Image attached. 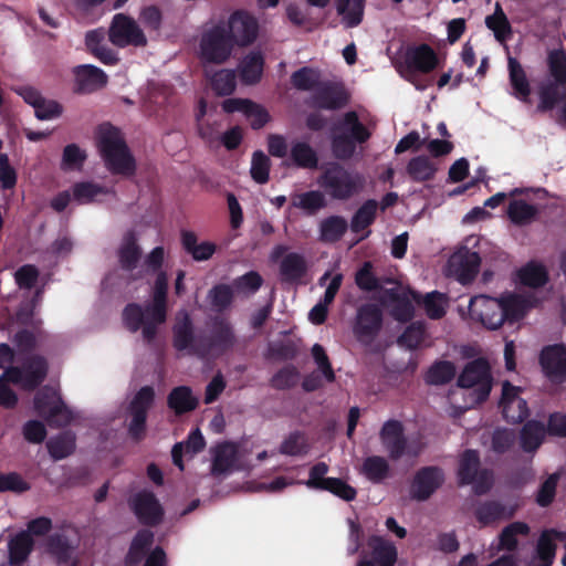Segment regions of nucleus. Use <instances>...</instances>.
Returning a JSON list of instances; mask_svg holds the SVG:
<instances>
[{
    "label": "nucleus",
    "instance_id": "f257e3e1",
    "mask_svg": "<svg viewBox=\"0 0 566 566\" xmlns=\"http://www.w3.org/2000/svg\"><path fill=\"white\" fill-rule=\"evenodd\" d=\"M535 303L533 297L520 293L507 294L501 298L478 295L471 298L469 312L484 327L496 329L505 321L514 323L521 319Z\"/></svg>",
    "mask_w": 566,
    "mask_h": 566
},
{
    "label": "nucleus",
    "instance_id": "f03ea898",
    "mask_svg": "<svg viewBox=\"0 0 566 566\" xmlns=\"http://www.w3.org/2000/svg\"><path fill=\"white\" fill-rule=\"evenodd\" d=\"M168 279L165 272L157 274L153 286V300L145 308L140 305L128 304L123 312L125 326L133 333L142 328L145 342L150 343L167 317Z\"/></svg>",
    "mask_w": 566,
    "mask_h": 566
},
{
    "label": "nucleus",
    "instance_id": "7ed1b4c3",
    "mask_svg": "<svg viewBox=\"0 0 566 566\" xmlns=\"http://www.w3.org/2000/svg\"><path fill=\"white\" fill-rule=\"evenodd\" d=\"M46 373L48 364L41 356L30 357L22 368H7L0 376V406L13 408L18 401L15 392L8 386V381L23 389L32 390L44 380Z\"/></svg>",
    "mask_w": 566,
    "mask_h": 566
},
{
    "label": "nucleus",
    "instance_id": "20e7f679",
    "mask_svg": "<svg viewBox=\"0 0 566 566\" xmlns=\"http://www.w3.org/2000/svg\"><path fill=\"white\" fill-rule=\"evenodd\" d=\"M97 147L106 168L112 174L126 177L134 175L135 159L117 128L102 125L98 129Z\"/></svg>",
    "mask_w": 566,
    "mask_h": 566
},
{
    "label": "nucleus",
    "instance_id": "39448f33",
    "mask_svg": "<svg viewBox=\"0 0 566 566\" xmlns=\"http://www.w3.org/2000/svg\"><path fill=\"white\" fill-rule=\"evenodd\" d=\"M366 184L363 174L338 163H329L317 178V185L334 200L346 201L358 196Z\"/></svg>",
    "mask_w": 566,
    "mask_h": 566
},
{
    "label": "nucleus",
    "instance_id": "423d86ee",
    "mask_svg": "<svg viewBox=\"0 0 566 566\" xmlns=\"http://www.w3.org/2000/svg\"><path fill=\"white\" fill-rule=\"evenodd\" d=\"M458 386L472 389L469 392L470 401L465 403V409L484 401L491 391V374L488 361L481 358L470 361L460 374Z\"/></svg>",
    "mask_w": 566,
    "mask_h": 566
},
{
    "label": "nucleus",
    "instance_id": "0eeeda50",
    "mask_svg": "<svg viewBox=\"0 0 566 566\" xmlns=\"http://www.w3.org/2000/svg\"><path fill=\"white\" fill-rule=\"evenodd\" d=\"M234 344V334L230 323L223 318L213 319L210 334L207 337H199L193 347V354L200 358L217 357Z\"/></svg>",
    "mask_w": 566,
    "mask_h": 566
},
{
    "label": "nucleus",
    "instance_id": "6e6552de",
    "mask_svg": "<svg viewBox=\"0 0 566 566\" xmlns=\"http://www.w3.org/2000/svg\"><path fill=\"white\" fill-rule=\"evenodd\" d=\"M233 49V41L224 25L217 24L205 31L200 40V57L206 63L226 62Z\"/></svg>",
    "mask_w": 566,
    "mask_h": 566
},
{
    "label": "nucleus",
    "instance_id": "1a4fd4ad",
    "mask_svg": "<svg viewBox=\"0 0 566 566\" xmlns=\"http://www.w3.org/2000/svg\"><path fill=\"white\" fill-rule=\"evenodd\" d=\"M34 408L51 427H64L73 419V412L65 406L57 390L51 387H44L36 394Z\"/></svg>",
    "mask_w": 566,
    "mask_h": 566
},
{
    "label": "nucleus",
    "instance_id": "9d476101",
    "mask_svg": "<svg viewBox=\"0 0 566 566\" xmlns=\"http://www.w3.org/2000/svg\"><path fill=\"white\" fill-rule=\"evenodd\" d=\"M480 457L474 450H467L460 458L458 478L461 485L472 484L475 494L486 493L493 485V473L490 470H479Z\"/></svg>",
    "mask_w": 566,
    "mask_h": 566
},
{
    "label": "nucleus",
    "instance_id": "9b49d317",
    "mask_svg": "<svg viewBox=\"0 0 566 566\" xmlns=\"http://www.w3.org/2000/svg\"><path fill=\"white\" fill-rule=\"evenodd\" d=\"M438 65V56L428 44L412 45L403 54V73L417 90L423 91L427 85L416 81V73H429Z\"/></svg>",
    "mask_w": 566,
    "mask_h": 566
},
{
    "label": "nucleus",
    "instance_id": "f8f14e48",
    "mask_svg": "<svg viewBox=\"0 0 566 566\" xmlns=\"http://www.w3.org/2000/svg\"><path fill=\"white\" fill-rule=\"evenodd\" d=\"M328 470L329 468L325 462L316 463L311 468L308 479L304 484L308 489L328 491L347 502L355 500L357 495L356 490L342 479L327 478Z\"/></svg>",
    "mask_w": 566,
    "mask_h": 566
},
{
    "label": "nucleus",
    "instance_id": "ddd939ff",
    "mask_svg": "<svg viewBox=\"0 0 566 566\" xmlns=\"http://www.w3.org/2000/svg\"><path fill=\"white\" fill-rule=\"evenodd\" d=\"M108 39L118 48L145 46L147 44V38L138 23L124 13H117L113 17Z\"/></svg>",
    "mask_w": 566,
    "mask_h": 566
},
{
    "label": "nucleus",
    "instance_id": "4468645a",
    "mask_svg": "<svg viewBox=\"0 0 566 566\" xmlns=\"http://www.w3.org/2000/svg\"><path fill=\"white\" fill-rule=\"evenodd\" d=\"M379 438L391 460H398L403 455L416 458L420 453V447L408 443L399 420H387L380 429Z\"/></svg>",
    "mask_w": 566,
    "mask_h": 566
},
{
    "label": "nucleus",
    "instance_id": "2eb2a0df",
    "mask_svg": "<svg viewBox=\"0 0 566 566\" xmlns=\"http://www.w3.org/2000/svg\"><path fill=\"white\" fill-rule=\"evenodd\" d=\"M480 264L481 258L479 253L462 247L449 258L446 274L454 277L461 284H468L478 275Z\"/></svg>",
    "mask_w": 566,
    "mask_h": 566
},
{
    "label": "nucleus",
    "instance_id": "dca6fc26",
    "mask_svg": "<svg viewBox=\"0 0 566 566\" xmlns=\"http://www.w3.org/2000/svg\"><path fill=\"white\" fill-rule=\"evenodd\" d=\"M521 391V387L513 386L510 381H504L502 385L500 407L509 422L520 423L528 416L527 402L520 396Z\"/></svg>",
    "mask_w": 566,
    "mask_h": 566
},
{
    "label": "nucleus",
    "instance_id": "f3484780",
    "mask_svg": "<svg viewBox=\"0 0 566 566\" xmlns=\"http://www.w3.org/2000/svg\"><path fill=\"white\" fill-rule=\"evenodd\" d=\"M228 29V34L233 43L245 46L256 39L259 24L253 15L240 10L230 15Z\"/></svg>",
    "mask_w": 566,
    "mask_h": 566
},
{
    "label": "nucleus",
    "instance_id": "a211bd4d",
    "mask_svg": "<svg viewBox=\"0 0 566 566\" xmlns=\"http://www.w3.org/2000/svg\"><path fill=\"white\" fill-rule=\"evenodd\" d=\"M130 507L142 524L156 525L164 515V510L150 491H140L129 501Z\"/></svg>",
    "mask_w": 566,
    "mask_h": 566
},
{
    "label": "nucleus",
    "instance_id": "6ab92c4d",
    "mask_svg": "<svg viewBox=\"0 0 566 566\" xmlns=\"http://www.w3.org/2000/svg\"><path fill=\"white\" fill-rule=\"evenodd\" d=\"M381 324V310L377 305L366 304L357 312L354 333L360 342H369L378 334Z\"/></svg>",
    "mask_w": 566,
    "mask_h": 566
},
{
    "label": "nucleus",
    "instance_id": "aec40b11",
    "mask_svg": "<svg viewBox=\"0 0 566 566\" xmlns=\"http://www.w3.org/2000/svg\"><path fill=\"white\" fill-rule=\"evenodd\" d=\"M380 302L390 307L391 316L399 322H408L413 315V306L409 293L399 286L385 289Z\"/></svg>",
    "mask_w": 566,
    "mask_h": 566
},
{
    "label": "nucleus",
    "instance_id": "412c9836",
    "mask_svg": "<svg viewBox=\"0 0 566 566\" xmlns=\"http://www.w3.org/2000/svg\"><path fill=\"white\" fill-rule=\"evenodd\" d=\"M154 389L151 387H143L130 402L132 421L129 424V433L135 439H140L145 431V422L147 410L154 400Z\"/></svg>",
    "mask_w": 566,
    "mask_h": 566
},
{
    "label": "nucleus",
    "instance_id": "4be33fe9",
    "mask_svg": "<svg viewBox=\"0 0 566 566\" xmlns=\"http://www.w3.org/2000/svg\"><path fill=\"white\" fill-rule=\"evenodd\" d=\"M371 559L361 558L357 566H395L397 562V547L390 541L374 535L368 539Z\"/></svg>",
    "mask_w": 566,
    "mask_h": 566
},
{
    "label": "nucleus",
    "instance_id": "5701e85b",
    "mask_svg": "<svg viewBox=\"0 0 566 566\" xmlns=\"http://www.w3.org/2000/svg\"><path fill=\"white\" fill-rule=\"evenodd\" d=\"M444 474L437 467H427L421 469L415 475L411 495L413 499L427 500L443 482Z\"/></svg>",
    "mask_w": 566,
    "mask_h": 566
},
{
    "label": "nucleus",
    "instance_id": "b1692460",
    "mask_svg": "<svg viewBox=\"0 0 566 566\" xmlns=\"http://www.w3.org/2000/svg\"><path fill=\"white\" fill-rule=\"evenodd\" d=\"M541 365L546 376L553 381L566 379V347L547 346L542 350Z\"/></svg>",
    "mask_w": 566,
    "mask_h": 566
},
{
    "label": "nucleus",
    "instance_id": "393cba45",
    "mask_svg": "<svg viewBox=\"0 0 566 566\" xmlns=\"http://www.w3.org/2000/svg\"><path fill=\"white\" fill-rule=\"evenodd\" d=\"M73 74L75 77V91L77 93H92L104 87L107 83V75L103 70L92 64L75 66Z\"/></svg>",
    "mask_w": 566,
    "mask_h": 566
},
{
    "label": "nucleus",
    "instance_id": "a878e982",
    "mask_svg": "<svg viewBox=\"0 0 566 566\" xmlns=\"http://www.w3.org/2000/svg\"><path fill=\"white\" fill-rule=\"evenodd\" d=\"M308 104L324 109H337L346 104L344 91L332 83H321L311 96Z\"/></svg>",
    "mask_w": 566,
    "mask_h": 566
},
{
    "label": "nucleus",
    "instance_id": "bb28decb",
    "mask_svg": "<svg viewBox=\"0 0 566 566\" xmlns=\"http://www.w3.org/2000/svg\"><path fill=\"white\" fill-rule=\"evenodd\" d=\"M510 94L522 103H530L531 84L521 63L512 56L507 60Z\"/></svg>",
    "mask_w": 566,
    "mask_h": 566
},
{
    "label": "nucleus",
    "instance_id": "cd10ccee",
    "mask_svg": "<svg viewBox=\"0 0 566 566\" xmlns=\"http://www.w3.org/2000/svg\"><path fill=\"white\" fill-rule=\"evenodd\" d=\"M211 474L220 476L228 474L235 469L238 451L237 447L230 442H223L216 446L212 450Z\"/></svg>",
    "mask_w": 566,
    "mask_h": 566
},
{
    "label": "nucleus",
    "instance_id": "c85d7f7f",
    "mask_svg": "<svg viewBox=\"0 0 566 566\" xmlns=\"http://www.w3.org/2000/svg\"><path fill=\"white\" fill-rule=\"evenodd\" d=\"M34 541L28 532H19L8 543V563L1 566H21L33 551Z\"/></svg>",
    "mask_w": 566,
    "mask_h": 566
},
{
    "label": "nucleus",
    "instance_id": "c756f323",
    "mask_svg": "<svg viewBox=\"0 0 566 566\" xmlns=\"http://www.w3.org/2000/svg\"><path fill=\"white\" fill-rule=\"evenodd\" d=\"M307 273L305 256L297 252H290L280 262V274L284 282L301 283Z\"/></svg>",
    "mask_w": 566,
    "mask_h": 566
},
{
    "label": "nucleus",
    "instance_id": "7c9ffc66",
    "mask_svg": "<svg viewBox=\"0 0 566 566\" xmlns=\"http://www.w3.org/2000/svg\"><path fill=\"white\" fill-rule=\"evenodd\" d=\"M199 340L192 335V324L189 314L186 311L178 313V322L174 326V346L178 350L189 349L193 354V347Z\"/></svg>",
    "mask_w": 566,
    "mask_h": 566
},
{
    "label": "nucleus",
    "instance_id": "2f4dec72",
    "mask_svg": "<svg viewBox=\"0 0 566 566\" xmlns=\"http://www.w3.org/2000/svg\"><path fill=\"white\" fill-rule=\"evenodd\" d=\"M205 439L199 429L192 430L185 442L176 443L171 450L172 462L184 470L182 454L195 455L205 448Z\"/></svg>",
    "mask_w": 566,
    "mask_h": 566
},
{
    "label": "nucleus",
    "instance_id": "473e14b6",
    "mask_svg": "<svg viewBox=\"0 0 566 566\" xmlns=\"http://www.w3.org/2000/svg\"><path fill=\"white\" fill-rule=\"evenodd\" d=\"M513 513L512 509H506L500 502L488 501L476 507L475 517L481 526H488L497 521L512 517Z\"/></svg>",
    "mask_w": 566,
    "mask_h": 566
},
{
    "label": "nucleus",
    "instance_id": "72a5a7b5",
    "mask_svg": "<svg viewBox=\"0 0 566 566\" xmlns=\"http://www.w3.org/2000/svg\"><path fill=\"white\" fill-rule=\"evenodd\" d=\"M547 432L544 423L536 420L527 421L523 426L520 434L523 451L535 452L543 443Z\"/></svg>",
    "mask_w": 566,
    "mask_h": 566
},
{
    "label": "nucleus",
    "instance_id": "f704fd0d",
    "mask_svg": "<svg viewBox=\"0 0 566 566\" xmlns=\"http://www.w3.org/2000/svg\"><path fill=\"white\" fill-rule=\"evenodd\" d=\"M290 159L298 168L315 169L318 166V156L316 150L303 140H295L291 144Z\"/></svg>",
    "mask_w": 566,
    "mask_h": 566
},
{
    "label": "nucleus",
    "instance_id": "c9c22d12",
    "mask_svg": "<svg viewBox=\"0 0 566 566\" xmlns=\"http://www.w3.org/2000/svg\"><path fill=\"white\" fill-rule=\"evenodd\" d=\"M291 206L303 210L308 216H314L327 206V201L324 192L310 190L291 196Z\"/></svg>",
    "mask_w": 566,
    "mask_h": 566
},
{
    "label": "nucleus",
    "instance_id": "e433bc0d",
    "mask_svg": "<svg viewBox=\"0 0 566 566\" xmlns=\"http://www.w3.org/2000/svg\"><path fill=\"white\" fill-rule=\"evenodd\" d=\"M181 243L184 249L189 253L196 261L209 260L216 252V244L212 242H197V237L191 231H182Z\"/></svg>",
    "mask_w": 566,
    "mask_h": 566
},
{
    "label": "nucleus",
    "instance_id": "4c0bfd02",
    "mask_svg": "<svg viewBox=\"0 0 566 566\" xmlns=\"http://www.w3.org/2000/svg\"><path fill=\"white\" fill-rule=\"evenodd\" d=\"M73 199L78 205H87L99 201L102 198L112 196L113 192L94 182H77L72 188Z\"/></svg>",
    "mask_w": 566,
    "mask_h": 566
},
{
    "label": "nucleus",
    "instance_id": "58836bf2",
    "mask_svg": "<svg viewBox=\"0 0 566 566\" xmlns=\"http://www.w3.org/2000/svg\"><path fill=\"white\" fill-rule=\"evenodd\" d=\"M348 228L345 218L331 216L319 222V240L324 243H334L342 239Z\"/></svg>",
    "mask_w": 566,
    "mask_h": 566
},
{
    "label": "nucleus",
    "instance_id": "ea45409f",
    "mask_svg": "<svg viewBox=\"0 0 566 566\" xmlns=\"http://www.w3.org/2000/svg\"><path fill=\"white\" fill-rule=\"evenodd\" d=\"M264 66V59L260 52H251L240 64V77L245 84H254L260 81Z\"/></svg>",
    "mask_w": 566,
    "mask_h": 566
},
{
    "label": "nucleus",
    "instance_id": "a19ab883",
    "mask_svg": "<svg viewBox=\"0 0 566 566\" xmlns=\"http://www.w3.org/2000/svg\"><path fill=\"white\" fill-rule=\"evenodd\" d=\"M140 253L134 232H127L118 251L122 268L127 271L134 270L140 259Z\"/></svg>",
    "mask_w": 566,
    "mask_h": 566
},
{
    "label": "nucleus",
    "instance_id": "79ce46f5",
    "mask_svg": "<svg viewBox=\"0 0 566 566\" xmlns=\"http://www.w3.org/2000/svg\"><path fill=\"white\" fill-rule=\"evenodd\" d=\"M198 405V399L192 395V391L187 386H180L169 394L168 406L176 413H185L193 410Z\"/></svg>",
    "mask_w": 566,
    "mask_h": 566
},
{
    "label": "nucleus",
    "instance_id": "37998d69",
    "mask_svg": "<svg viewBox=\"0 0 566 566\" xmlns=\"http://www.w3.org/2000/svg\"><path fill=\"white\" fill-rule=\"evenodd\" d=\"M49 552L56 558L60 564L75 566L76 560L73 559L75 546L72 545L64 535H53L48 542Z\"/></svg>",
    "mask_w": 566,
    "mask_h": 566
},
{
    "label": "nucleus",
    "instance_id": "c03bdc74",
    "mask_svg": "<svg viewBox=\"0 0 566 566\" xmlns=\"http://www.w3.org/2000/svg\"><path fill=\"white\" fill-rule=\"evenodd\" d=\"M365 0H337V12L347 28L358 25L364 15Z\"/></svg>",
    "mask_w": 566,
    "mask_h": 566
},
{
    "label": "nucleus",
    "instance_id": "a18cd8bd",
    "mask_svg": "<svg viewBox=\"0 0 566 566\" xmlns=\"http://www.w3.org/2000/svg\"><path fill=\"white\" fill-rule=\"evenodd\" d=\"M537 213L538 209L536 206L522 199L511 201L507 208L510 220L518 226L531 223L536 218Z\"/></svg>",
    "mask_w": 566,
    "mask_h": 566
},
{
    "label": "nucleus",
    "instance_id": "49530a36",
    "mask_svg": "<svg viewBox=\"0 0 566 566\" xmlns=\"http://www.w3.org/2000/svg\"><path fill=\"white\" fill-rule=\"evenodd\" d=\"M437 167L427 156H417L407 165V172L413 181H427L434 177Z\"/></svg>",
    "mask_w": 566,
    "mask_h": 566
},
{
    "label": "nucleus",
    "instance_id": "de8ad7c7",
    "mask_svg": "<svg viewBox=\"0 0 566 566\" xmlns=\"http://www.w3.org/2000/svg\"><path fill=\"white\" fill-rule=\"evenodd\" d=\"M340 128L346 136L359 144L367 142L370 137L369 130L359 122L356 112H347L344 114Z\"/></svg>",
    "mask_w": 566,
    "mask_h": 566
},
{
    "label": "nucleus",
    "instance_id": "09e8293b",
    "mask_svg": "<svg viewBox=\"0 0 566 566\" xmlns=\"http://www.w3.org/2000/svg\"><path fill=\"white\" fill-rule=\"evenodd\" d=\"M546 269L537 262H528L517 272V280L521 284L530 287H538L547 282Z\"/></svg>",
    "mask_w": 566,
    "mask_h": 566
},
{
    "label": "nucleus",
    "instance_id": "8fccbe9b",
    "mask_svg": "<svg viewBox=\"0 0 566 566\" xmlns=\"http://www.w3.org/2000/svg\"><path fill=\"white\" fill-rule=\"evenodd\" d=\"M485 24L501 43L506 42L512 35L510 22L499 3L495 6L494 13L486 17Z\"/></svg>",
    "mask_w": 566,
    "mask_h": 566
},
{
    "label": "nucleus",
    "instance_id": "3c124183",
    "mask_svg": "<svg viewBox=\"0 0 566 566\" xmlns=\"http://www.w3.org/2000/svg\"><path fill=\"white\" fill-rule=\"evenodd\" d=\"M154 541V533L148 530L139 531L132 542L130 548L126 556V563L128 565H135L139 563Z\"/></svg>",
    "mask_w": 566,
    "mask_h": 566
},
{
    "label": "nucleus",
    "instance_id": "603ef678",
    "mask_svg": "<svg viewBox=\"0 0 566 566\" xmlns=\"http://www.w3.org/2000/svg\"><path fill=\"white\" fill-rule=\"evenodd\" d=\"M361 472L373 483H380L389 474V463L382 457L371 455L365 459Z\"/></svg>",
    "mask_w": 566,
    "mask_h": 566
},
{
    "label": "nucleus",
    "instance_id": "864d4df0",
    "mask_svg": "<svg viewBox=\"0 0 566 566\" xmlns=\"http://www.w3.org/2000/svg\"><path fill=\"white\" fill-rule=\"evenodd\" d=\"M50 455L61 460L70 455L75 449V436L71 432H62L51 438L46 443Z\"/></svg>",
    "mask_w": 566,
    "mask_h": 566
},
{
    "label": "nucleus",
    "instance_id": "5fc2aeb1",
    "mask_svg": "<svg viewBox=\"0 0 566 566\" xmlns=\"http://www.w3.org/2000/svg\"><path fill=\"white\" fill-rule=\"evenodd\" d=\"M422 305L426 314L431 319H439L444 316L449 305L448 296L444 293L433 291L422 297Z\"/></svg>",
    "mask_w": 566,
    "mask_h": 566
},
{
    "label": "nucleus",
    "instance_id": "6e6d98bb",
    "mask_svg": "<svg viewBox=\"0 0 566 566\" xmlns=\"http://www.w3.org/2000/svg\"><path fill=\"white\" fill-rule=\"evenodd\" d=\"M377 207L378 203L376 200L369 199L365 201L352 218V231L360 232L369 227L376 218Z\"/></svg>",
    "mask_w": 566,
    "mask_h": 566
},
{
    "label": "nucleus",
    "instance_id": "4d7b16f0",
    "mask_svg": "<svg viewBox=\"0 0 566 566\" xmlns=\"http://www.w3.org/2000/svg\"><path fill=\"white\" fill-rule=\"evenodd\" d=\"M530 533V527L524 522H513L505 526L500 534V547L513 551L516 548L518 536H526Z\"/></svg>",
    "mask_w": 566,
    "mask_h": 566
},
{
    "label": "nucleus",
    "instance_id": "13d9d810",
    "mask_svg": "<svg viewBox=\"0 0 566 566\" xmlns=\"http://www.w3.org/2000/svg\"><path fill=\"white\" fill-rule=\"evenodd\" d=\"M213 91L218 95H230L235 88V72L232 70H220L212 75L206 71Z\"/></svg>",
    "mask_w": 566,
    "mask_h": 566
},
{
    "label": "nucleus",
    "instance_id": "bf43d9fd",
    "mask_svg": "<svg viewBox=\"0 0 566 566\" xmlns=\"http://www.w3.org/2000/svg\"><path fill=\"white\" fill-rule=\"evenodd\" d=\"M319 72L311 67H302L291 76L292 84L301 91H314L319 86Z\"/></svg>",
    "mask_w": 566,
    "mask_h": 566
},
{
    "label": "nucleus",
    "instance_id": "052dcab7",
    "mask_svg": "<svg viewBox=\"0 0 566 566\" xmlns=\"http://www.w3.org/2000/svg\"><path fill=\"white\" fill-rule=\"evenodd\" d=\"M547 65L554 81L557 84H566V53L563 50L549 51Z\"/></svg>",
    "mask_w": 566,
    "mask_h": 566
},
{
    "label": "nucleus",
    "instance_id": "680f3d73",
    "mask_svg": "<svg viewBox=\"0 0 566 566\" xmlns=\"http://www.w3.org/2000/svg\"><path fill=\"white\" fill-rule=\"evenodd\" d=\"M233 298V289L227 284H218L208 293V300L213 311L222 312L230 306Z\"/></svg>",
    "mask_w": 566,
    "mask_h": 566
},
{
    "label": "nucleus",
    "instance_id": "e2e57ef3",
    "mask_svg": "<svg viewBox=\"0 0 566 566\" xmlns=\"http://www.w3.org/2000/svg\"><path fill=\"white\" fill-rule=\"evenodd\" d=\"M455 375V367L450 361L436 363L428 370L426 380L432 385H443L449 382Z\"/></svg>",
    "mask_w": 566,
    "mask_h": 566
},
{
    "label": "nucleus",
    "instance_id": "0e129e2a",
    "mask_svg": "<svg viewBox=\"0 0 566 566\" xmlns=\"http://www.w3.org/2000/svg\"><path fill=\"white\" fill-rule=\"evenodd\" d=\"M356 285L365 292H371L381 289L380 281L373 272L371 262H365L355 274Z\"/></svg>",
    "mask_w": 566,
    "mask_h": 566
},
{
    "label": "nucleus",
    "instance_id": "69168bd1",
    "mask_svg": "<svg viewBox=\"0 0 566 566\" xmlns=\"http://www.w3.org/2000/svg\"><path fill=\"white\" fill-rule=\"evenodd\" d=\"M250 172L253 180L258 184L263 185L268 182L270 172V159L263 151L256 150L253 153Z\"/></svg>",
    "mask_w": 566,
    "mask_h": 566
},
{
    "label": "nucleus",
    "instance_id": "338daca9",
    "mask_svg": "<svg viewBox=\"0 0 566 566\" xmlns=\"http://www.w3.org/2000/svg\"><path fill=\"white\" fill-rule=\"evenodd\" d=\"M559 478V473L555 472L541 484L535 499L539 506L546 507L554 501Z\"/></svg>",
    "mask_w": 566,
    "mask_h": 566
},
{
    "label": "nucleus",
    "instance_id": "774afa93",
    "mask_svg": "<svg viewBox=\"0 0 566 566\" xmlns=\"http://www.w3.org/2000/svg\"><path fill=\"white\" fill-rule=\"evenodd\" d=\"M86 159V154L76 144L65 146L61 167L63 170L81 169Z\"/></svg>",
    "mask_w": 566,
    "mask_h": 566
}]
</instances>
